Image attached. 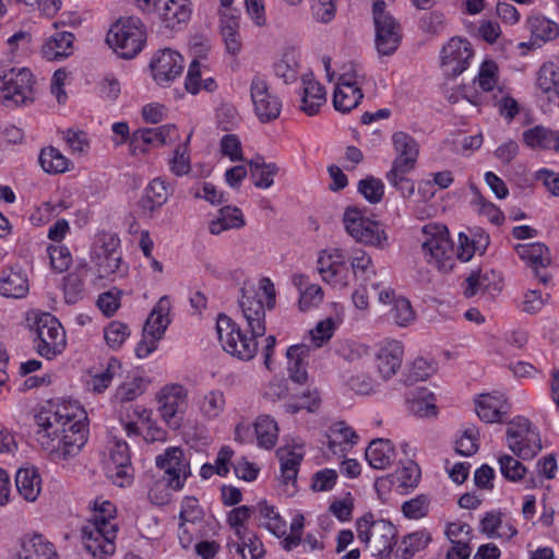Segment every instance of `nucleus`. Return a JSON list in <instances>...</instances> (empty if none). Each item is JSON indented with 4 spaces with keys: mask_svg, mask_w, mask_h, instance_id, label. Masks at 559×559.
<instances>
[{
    "mask_svg": "<svg viewBox=\"0 0 559 559\" xmlns=\"http://www.w3.org/2000/svg\"><path fill=\"white\" fill-rule=\"evenodd\" d=\"M86 413L76 403L44 407L35 416L36 440L55 462L78 455L86 443Z\"/></svg>",
    "mask_w": 559,
    "mask_h": 559,
    "instance_id": "obj_1",
    "label": "nucleus"
},
{
    "mask_svg": "<svg viewBox=\"0 0 559 559\" xmlns=\"http://www.w3.org/2000/svg\"><path fill=\"white\" fill-rule=\"evenodd\" d=\"M421 251L426 262L440 272H449L455 264L453 243L444 225L428 224L423 227Z\"/></svg>",
    "mask_w": 559,
    "mask_h": 559,
    "instance_id": "obj_2",
    "label": "nucleus"
},
{
    "mask_svg": "<svg viewBox=\"0 0 559 559\" xmlns=\"http://www.w3.org/2000/svg\"><path fill=\"white\" fill-rule=\"evenodd\" d=\"M106 40L121 58H134L145 45V27L139 17H120L111 25Z\"/></svg>",
    "mask_w": 559,
    "mask_h": 559,
    "instance_id": "obj_3",
    "label": "nucleus"
},
{
    "mask_svg": "<svg viewBox=\"0 0 559 559\" xmlns=\"http://www.w3.org/2000/svg\"><path fill=\"white\" fill-rule=\"evenodd\" d=\"M91 260L99 278L122 276L128 270L122 260L120 239L111 233H102L95 237Z\"/></svg>",
    "mask_w": 559,
    "mask_h": 559,
    "instance_id": "obj_4",
    "label": "nucleus"
},
{
    "mask_svg": "<svg viewBox=\"0 0 559 559\" xmlns=\"http://www.w3.org/2000/svg\"><path fill=\"white\" fill-rule=\"evenodd\" d=\"M32 331L35 333L34 347L41 357L53 359L64 350L67 346L66 331L52 314L36 316Z\"/></svg>",
    "mask_w": 559,
    "mask_h": 559,
    "instance_id": "obj_5",
    "label": "nucleus"
},
{
    "mask_svg": "<svg viewBox=\"0 0 559 559\" xmlns=\"http://www.w3.org/2000/svg\"><path fill=\"white\" fill-rule=\"evenodd\" d=\"M216 332L223 349L240 360H250L258 350L257 338L247 336L240 326L228 316L219 314L216 321Z\"/></svg>",
    "mask_w": 559,
    "mask_h": 559,
    "instance_id": "obj_6",
    "label": "nucleus"
},
{
    "mask_svg": "<svg viewBox=\"0 0 559 559\" xmlns=\"http://www.w3.org/2000/svg\"><path fill=\"white\" fill-rule=\"evenodd\" d=\"M33 99V74L26 68L0 73V103L17 107Z\"/></svg>",
    "mask_w": 559,
    "mask_h": 559,
    "instance_id": "obj_7",
    "label": "nucleus"
},
{
    "mask_svg": "<svg viewBox=\"0 0 559 559\" xmlns=\"http://www.w3.org/2000/svg\"><path fill=\"white\" fill-rule=\"evenodd\" d=\"M507 445L518 457L532 460L542 450V440L527 418L518 417L508 425Z\"/></svg>",
    "mask_w": 559,
    "mask_h": 559,
    "instance_id": "obj_8",
    "label": "nucleus"
},
{
    "mask_svg": "<svg viewBox=\"0 0 559 559\" xmlns=\"http://www.w3.org/2000/svg\"><path fill=\"white\" fill-rule=\"evenodd\" d=\"M170 308L169 298L164 296L152 309L143 329V338L135 348L139 358H145L156 349L157 342L163 338L170 323Z\"/></svg>",
    "mask_w": 559,
    "mask_h": 559,
    "instance_id": "obj_9",
    "label": "nucleus"
},
{
    "mask_svg": "<svg viewBox=\"0 0 559 559\" xmlns=\"http://www.w3.org/2000/svg\"><path fill=\"white\" fill-rule=\"evenodd\" d=\"M358 539L370 546L377 555L390 552L394 544L395 527L385 520H373L372 514H365L356 521Z\"/></svg>",
    "mask_w": 559,
    "mask_h": 559,
    "instance_id": "obj_10",
    "label": "nucleus"
},
{
    "mask_svg": "<svg viewBox=\"0 0 559 559\" xmlns=\"http://www.w3.org/2000/svg\"><path fill=\"white\" fill-rule=\"evenodd\" d=\"M155 399L163 420L169 427H179L189 405L187 388L180 383H167L157 391Z\"/></svg>",
    "mask_w": 559,
    "mask_h": 559,
    "instance_id": "obj_11",
    "label": "nucleus"
},
{
    "mask_svg": "<svg viewBox=\"0 0 559 559\" xmlns=\"http://www.w3.org/2000/svg\"><path fill=\"white\" fill-rule=\"evenodd\" d=\"M372 14L377 50L383 56H390L401 43V25L389 11L384 10V1L373 2Z\"/></svg>",
    "mask_w": 559,
    "mask_h": 559,
    "instance_id": "obj_12",
    "label": "nucleus"
},
{
    "mask_svg": "<svg viewBox=\"0 0 559 559\" xmlns=\"http://www.w3.org/2000/svg\"><path fill=\"white\" fill-rule=\"evenodd\" d=\"M346 231L358 242L383 248L386 245V234L381 225L365 217L357 209H347L344 213Z\"/></svg>",
    "mask_w": 559,
    "mask_h": 559,
    "instance_id": "obj_13",
    "label": "nucleus"
},
{
    "mask_svg": "<svg viewBox=\"0 0 559 559\" xmlns=\"http://www.w3.org/2000/svg\"><path fill=\"white\" fill-rule=\"evenodd\" d=\"M156 466L164 472L165 481L179 491L191 476L190 462L179 447H169L155 457Z\"/></svg>",
    "mask_w": 559,
    "mask_h": 559,
    "instance_id": "obj_14",
    "label": "nucleus"
},
{
    "mask_svg": "<svg viewBox=\"0 0 559 559\" xmlns=\"http://www.w3.org/2000/svg\"><path fill=\"white\" fill-rule=\"evenodd\" d=\"M107 451L105 467L108 478L119 487L129 485L133 477V468L127 442L112 439L109 441Z\"/></svg>",
    "mask_w": 559,
    "mask_h": 559,
    "instance_id": "obj_15",
    "label": "nucleus"
},
{
    "mask_svg": "<svg viewBox=\"0 0 559 559\" xmlns=\"http://www.w3.org/2000/svg\"><path fill=\"white\" fill-rule=\"evenodd\" d=\"M87 523L82 530V544L84 549L96 559H105L116 550L118 526H99Z\"/></svg>",
    "mask_w": 559,
    "mask_h": 559,
    "instance_id": "obj_16",
    "label": "nucleus"
},
{
    "mask_svg": "<svg viewBox=\"0 0 559 559\" xmlns=\"http://www.w3.org/2000/svg\"><path fill=\"white\" fill-rule=\"evenodd\" d=\"M250 96L254 112L262 123L277 119L282 111L281 99L270 91L267 81L257 74L250 83Z\"/></svg>",
    "mask_w": 559,
    "mask_h": 559,
    "instance_id": "obj_17",
    "label": "nucleus"
},
{
    "mask_svg": "<svg viewBox=\"0 0 559 559\" xmlns=\"http://www.w3.org/2000/svg\"><path fill=\"white\" fill-rule=\"evenodd\" d=\"M239 307L250 333L253 336H263L266 330L265 306L260 292L253 285L245 284L242 286Z\"/></svg>",
    "mask_w": 559,
    "mask_h": 559,
    "instance_id": "obj_18",
    "label": "nucleus"
},
{
    "mask_svg": "<svg viewBox=\"0 0 559 559\" xmlns=\"http://www.w3.org/2000/svg\"><path fill=\"white\" fill-rule=\"evenodd\" d=\"M191 0H159L157 15L160 25L169 32L183 29L191 20Z\"/></svg>",
    "mask_w": 559,
    "mask_h": 559,
    "instance_id": "obj_19",
    "label": "nucleus"
},
{
    "mask_svg": "<svg viewBox=\"0 0 559 559\" xmlns=\"http://www.w3.org/2000/svg\"><path fill=\"white\" fill-rule=\"evenodd\" d=\"M154 80L165 85L181 75L185 67L182 56L170 48L158 50L150 63Z\"/></svg>",
    "mask_w": 559,
    "mask_h": 559,
    "instance_id": "obj_20",
    "label": "nucleus"
},
{
    "mask_svg": "<svg viewBox=\"0 0 559 559\" xmlns=\"http://www.w3.org/2000/svg\"><path fill=\"white\" fill-rule=\"evenodd\" d=\"M473 56L471 44L466 39L453 37L441 50V66L444 73L456 76L464 72Z\"/></svg>",
    "mask_w": 559,
    "mask_h": 559,
    "instance_id": "obj_21",
    "label": "nucleus"
},
{
    "mask_svg": "<svg viewBox=\"0 0 559 559\" xmlns=\"http://www.w3.org/2000/svg\"><path fill=\"white\" fill-rule=\"evenodd\" d=\"M404 348L401 342L388 340L383 342L376 353V367L383 380H389L396 374L403 361Z\"/></svg>",
    "mask_w": 559,
    "mask_h": 559,
    "instance_id": "obj_22",
    "label": "nucleus"
},
{
    "mask_svg": "<svg viewBox=\"0 0 559 559\" xmlns=\"http://www.w3.org/2000/svg\"><path fill=\"white\" fill-rule=\"evenodd\" d=\"M515 251L522 260L534 269L535 276L539 282L546 284L549 276L547 272L540 271V269H546L551 262L549 249L542 242H531L516 245Z\"/></svg>",
    "mask_w": 559,
    "mask_h": 559,
    "instance_id": "obj_23",
    "label": "nucleus"
},
{
    "mask_svg": "<svg viewBox=\"0 0 559 559\" xmlns=\"http://www.w3.org/2000/svg\"><path fill=\"white\" fill-rule=\"evenodd\" d=\"M178 138V130L175 124H164L156 128H142L135 130L131 135L130 145L134 151L145 152L139 146L140 143L160 146L171 143Z\"/></svg>",
    "mask_w": 559,
    "mask_h": 559,
    "instance_id": "obj_24",
    "label": "nucleus"
},
{
    "mask_svg": "<svg viewBox=\"0 0 559 559\" xmlns=\"http://www.w3.org/2000/svg\"><path fill=\"white\" fill-rule=\"evenodd\" d=\"M19 559H60L55 545L41 534L22 538Z\"/></svg>",
    "mask_w": 559,
    "mask_h": 559,
    "instance_id": "obj_25",
    "label": "nucleus"
},
{
    "mask_svg": "<svg viewBox=\"0 0 559 559\" xmlns=\"http://www.w3.org/2000/svg\"><path fill=\"white\" fill-rule=\"evenodd\" d=\"M301 106L300 109L308 116L316 115L326 102L324 87L313 79L312 74L301 76Z\"/></svg>",
    "mask_w": 559,
    "mask_h": 559,
    "instance_id": "obj_26",
    "label": "nucleus"
},
{
    "mask_svg": "<svg viewBox=\"0 0 559 559\" xmlns=\"http://www.w3.org/2000/svg\"><path fill=\"white\" fill-rule=\"evenodd\" d=\"M536 88L538 95L549 103H555L559 97V63L545 62L536 74Z\"/></svg>",
    "mask_w": 559,
    "mask_h": 559,
    "instance_id": "obj_27",
    "label": "nucleus"
},
{
    "mask_svg": "<svg viewBox=\"0 0 559 559\" xmlns=\"http://www.w3.org/2000/svg\"><path fill=\"white\" fill-rule=\"evenodd\" d=\"M476 412L485 423H499L507 413V400L500 392L481 394L476 401Z\"/></svg>",
    "mask_w": 559,
    "mask_h": 559,
    "instance_id": "obj_28",
    "label": "nucleus"
},
{
    "mask_svg": "<svg viewBox=\"0 0 559 559\" xmlns=\"http://www.w3.org/2000/svg\"><path fill=\"white\" fill-rule=\"evenodd\" d=\"M365 456L372 468L384 469L393 464L396 452L388 439H374L366 449Z\"/></svg>",
    "mask_w": 559,
    "mask_h": 559,
    "instance_id": "obj_29",
    "label": "nucleus"
},
{
    "mask_svg": "<svg viewBox=\"0 0 559 559\" xmlns=\"http://www.w3.org/2000/svg\"><path fill=\"white\" fill-rule=\"evenodd\" d=\"M254 515L260 527L265 528L278 538L285 535L286 521L281 516L278 511L266 501H259L254 506Z\"/></svg>",
    "mask_w": 559,
    "mask_h": 559,
    "instance_id": "obj_30",
    "label": "nucleus"
},
{
    "mask_svg": "<svg viewBox=\"0 0 559 559\" xmlns=\"http://www.w3.org/2000/svg\"><path fill=\"white\" fill-rule=\"evenodd\" d=\"M73 41L72 33L58 32L46 40L41 47V53L49 61L66 59L73 53Z\"/></svg>",
    "mask_w": 559,
    "mask_h": 559,
    "instance_id": "obj_31",
    "label": "nucleus"
},
{
    "mask_svg": "<svg viewBox=\"0 0 559 559\" xmlns=\"http://www.w3.org/2000/svg\"><path fill=\"white\" fill-rule=\"evenodd\" d=\"M293 284L299 292L298 306L301 311L318 307L323 300L322 288L309 283L308 276L301 273L293 276Z\"/></svg>",
    "mask_w": 559,
    "mask_h": 559,
    "instance_id": "obj_32",
    "label": "nucleus"
},
{
    "mask_svg": "<svg viewBox=\"0 0 559 559\" xmlns=\"http://www.w3.org/2000/svg\"><path fill=\"white\" fill-rule=\"evenodd\" d=\"M245 225L246 219L241 210L227 205L219 209L217 216L209 223V231L218 236L226 230L240 229Z\"/></svg>",
    "mask_w": 559,
    "mask_h": 559,
    "instance_id": "obj_33",
    "label": "nucleus"
},
{
    "mask_svg": "<svg viewBox=\"0 0 559 559\" xmlns=\"http://www.w3.org/2000/svg\"><path fill=\"white\" fill-rule=\"evenodd\" d=\"M522 139L531 148L555 150L559 152V131L535 126L523 132Z\"/></svg>",
    "mask_w": 559,
    "mask_h": 559,
    "instance_id": "obj_34",
    "label": "nucleus"
},
{
    "mask_svg": "<svg viewBox=\"0 0 559 559\" xmlns=\"http://www.w3.org/2000/svg\"><path fill=\"white\" fill-rule=\"evenodd\" d=\"M304 454L302 447L298 444L282 447L277 450L276 455L281 463V477L285 483L296 479Z\"/></svg>",
    "mask_w": 559,
    "mask_h": 559,
    "instance_id": "obj_35",
    "label": "nucleus"
},
{
    "mask_svg": "<svg viewBox=\"0 0 559 559\" xmlns=\"http://www.w3.org/2000/svg\"><path fill=\"white\" fill-rule=\"evenodd\" d=\"M392 143L396 153L392 165L407 163L415 167L419 153L415 139L406 132L397 131L392 135Z\"/></svg>",
    "mask_w": 559,
    "mask_h": 559,
    "instance_id": "obj_36",
    "label": "nucleus"
},
{
    "mask_svg": "<svg viewBox=\"0 0 559 559\" xmlns=\"http://www.w3.org/2000/svg\"><path fill=\"white\" fill-rule=\"evenodd\" d=\"M170 195L168 186L160 178H155L145 190V195L139 205L145 215H151L156 209L164 205Z\"/></svg>",
    "mask_w": 559,
    "mask_h": 559,
    "instance_id": "obj_37",
    "label": "nucleus"
},
{
    "mask_svg": "<svg viewBox=\"0 0 559 559\" xmlns=\"http://www.w3.org/2000/svg\"><path fill=\"white\" fill-rule=\"evenodd\" d=\"M15 485L19 493L29 502L35 501L41 491V478L35 467L20 468L15 476Z\"/></svg>",
    "mask_w": 559,
    "mask_h": 559,
    "instance_id": "obj_38",
    "label": "nucleus"
},
{
    "mask_svg": "<svg viewBox=\"0 0 559 559\" xmlns=\"http://www.w3.org/2000/svg\"><path fill=\"white\" fill-rule=\"evenodd\" d=\"M87 263H80L63 278V294L67 304H76L83 298L84 281L88 274Z\"/></svg>",
    "mask_w": 559,
    "mask_h": 559,
    "instance_id": "obj_39",
    "label": "nucleus"
},
{
    "mask_svg": "<svg viewBox=\"0 0 559 559\" xmlns=\"http://www.w3.org/2000/svg\"><path fill=\"white\" fill-rule=\"evenodd\" d=\"M309 352L310 347L306 344L293 345L287 349L288 372L294 382L301 384L307 381L306 358Z\"/></svg>",
    "mask_w": 559,
    "mask_h": 559,
    "instance_id": "obj_40",
    "label": "nucleus"
},
{
    "mask_svg": "<svg viewBox=\"0 0 559 559\" xmlns=\"http://www.w3.org/2000/svg\"><path fill=\"white\" fill-rule=\"evenodd\" d=\"M28 293V280L21 270L10 269L0 278V294L8 298H23Z\"/></svg>",
    "mask_w": 559,
    "mask_h": 559,
    "instance_id": "obj_41",
    "label": "nucleus"
},
{
    "mask_svg": "<svg viewBox=\"0 0 559 559\" xmlns=\"http://www.w3.org/2000/svg\"><path fill=\"white\" fill-rule=\"evenodd\" d=\"M415 167H411L409 164H396L392 165L391 169L386 173L385 178L390 186L396 189L404 199H409L415 193V183L407 177V175Z\"/></svg>",
    "mask_w": 559,
    "mask_h": 559,
    "instance_id": "obj_42",
    "label": "nucleus"
},
{
    "mask_svg": "<svg viewBox=\"0 0 559 559\" xmlns=\"http://www.w3.org/2000/svg\"><path fill=\"white\" fill-rule=\"evenodd\" d=\"M254 432L258 445L271 450L278 439L277 423L269 415L259 416L254 423Z\"/></svg>",
    "mask_w": 559,
    "mask_h": 559,
    "instance_id": "obj_43",
    "label": "nucleus"
},
{
    "mask_svg": "<svg viewBox=\"0 0 559 559\" xmlns=\"http://www.w3.org/2000/svg\"><path fill=\"white\" fill-rule=\"evenodd\" d=\"M251 177L255 187L269 189L274 182L278 167L274 163H265L264 158L257 156L249 162Z\"/></svg>",
    "mask_w": 559,
    "mask_h": 559,
    "instance_id": "obj_44",
    "label": "nucleus"
},
{
    "mask_svg": "<svg viewBox=\"0 0 559 559\" xmlns=\"http://www.w3.org/2000/svg\"><path fill=\"white\" fill-rule=\"evenodd\" d=\"M202 68L203 66L198 59L189 64L185 86L192 95L198 94L201 90L212 92L216 88V82L212 78L203 79Z\"/></svg>",
    "mask_w": 559,
    "mask_h": 559,
    "instance_id": "obj_45",
    "label": "nucleus"
},
{
    "mask_svg": "<svg viewBox=\"0 0 559 559\" xmlns=\"http://www.w3.org/2000/svg\"><path fill=\"white\" fill-rule=\"evenodd\" d=\"M198 406L201 415L204 418L209 420L216 419L223 414L225 409V395L218 389L211 390L199 400Z\"/></svg>",
    "mask_w": 559,
    "mask_h": 559,
    "instance_id": "obj_46",
    "label": "nucleus"
},
{
    "mask_svg": "<svg viewBox=\"0 0 559 559\" xmlns=\"http://www.w3.org/2000/svg\"><path fill=\"white\" fill-rule=\"evenodd\" d=\"M364 94L358 87H350L349 85L335 86L333 94V105L337 111L348 112L356 108Z\"/></svg>",
    "mask_w": 559,
    "mask_h": 559,
    "instance_id": "obj_47",
    "label": "nucleus"
},
{
    "mask_svg": "<svg viewBox=\"0 0 559 559\" xmlns=\"http://www.w3.org/2000/svg\"><path fill=\"white\" fill-rule=\"evenodd\" d=\"M408 404L409 411L418 417H430L437 414L435 396L424 388L412 393Z\"/></svg>",
    "mask_w": 559,
    "mask_h": 559,
    "instance_id": "obj_48",
    "label": "nucleus"
},
{
    "mask_svg": "<svg viewBox=\"0 0 559 559\" xmlns=\"http://www.w3.org/2000/svg\"><path fill=\"white\" fill-rule=\"evenodd\" d=\"M39 164L48 174H61L69 170L70 160L58 148L48 146L41 150Z\"/></svg>",
    "mask_w": 559,
    "mask_h": 559,
    "instance_id": "obj_49",
    "label": "nucleus"
},
{
    "mask_svg": "<svg viewBox=\"0 0 559 559\" xmlns=\"http://www.w3.org/2000/svg\"><path fill=\"white\" fill-rule=\"evenodd\" d=\"M527 27L535 39L543 41L554 40L559 35V25L542 15L530 17Z\"/></svg>",
    "mask_w": 559,
    "mask_h": 559,
    "instance_id": "obj_50",
    "label": "nucleus"
},
{
    "mask_svg": "<svg viewBox=\"0 0 559 559\" xmlns=\"http://www.w3.org/2000/svg\"><path fill=\"white\" fill-rule=\"evenodd\" d=\"M495 276L492 271L485 273L480 271H473L465 280L464 295L466 297H473L478 294H485L491 292V277Z\"/></svg>",
    "mask_w": 559,
    "mask_h": 559,
    "instance_id": "obj_51",
    "label": "nucleus"
},
{
    "mask_svg": "<svg viewBox=\"0 0 559 559\" xmlns=\"http://www.w3.org/2000/svg\"><path fill=\"white\" fill-rule=\"evenodd\" d=\"M92 518L87 523L91 524H100L99 526L106 524L107 526H117L115 522L116 507L109 500H105L103 498H97L92 502Z\"/></svg>",
    "mask_w": 559,
    "mask_h": 559,
    "instance_id": "obj_52",
    "label": "nucleus"
},
{
    "mask_svg": "<svg viewBox=\"0 0 559 559\" xmlns=\"http://www.w3.org/2000/svg\"><path fill=\"white\" fill-rule=\"evenodd\" d=\"M430 540L429 533L425 531H417L406 535L399 547L401 559H411L416 552L425 549Z\"/></svg>",
    "mask_w": 559,
    "mask_h": 559,
    "instance_id": "obj_53",
    "label": "nucleus"
},
{
    "mask_svg": "<svg viewBox=\"0 0 559 559\" xmlns=\"http://www.w3.org/2000/svg\"><path fill=\"white\" fill-rule=\"evenodd\" d=\"M390 477L403 489L415 488L420 479V468L414 461H408Z\"/></svg>",
    "mask_w": 559,
    "mask_h": 559,
    "instance_id": "obj_54",
    "label": "nucleus"
},
{
    "mask_svg": "<svg viewBox=\"0 0 559 559\" xmlns=\"http://www.w3.org/2000/svg\"><path fill=\"white\" fill-rule=\"evenodd\" d=\"M390 317L399 326H407L412 324L416 319L411 302L404 297H397L394 299V305L390 311Z\"/></svg>",
    "mask_w": 559,
    "mask_h": 559,
    "instance_id": "obj_55",
    "label": "nucleus"
},
{
    "mask_svg": "<svg viewBox=\"0 0 559 559\" xmlns=\"http://www.w3.org/2000/svg\"><path fill=\"white\" fill-rule=\"evenodd\" d=\"M129 336V326L120 321L110 322L104 330L106 344L112 349H119Z\"/></svg>",
    "mask_w": 559,
    "mask_h": 559,
    "instance_id": "obj_56",
    "label": "nucleus"
},
{
    "mask_svg": "<svg viewBox=\"0 0 559 559\" xmlns=\"http://www.w3.org/2000/svg\"><path fill=\"white\" fill-rule=\"evenodd\" d=\"M190 135L183 144L177 146L174 151L173 157L169 159V169L176 176L187 175L191 169L190 155L188 150V142Z\"/></svg>",
    "mask_w": 559,
    "mask_h": 559,
    "instance_id": "obj_57",
    "label": "nucleus"
},
{
    "mask_svg": "<svg viewBox=\"0 0 559 559\" xmlns=\"http://www.w3.org/2000/svg\"><path fill=\"white\" fill-rule=\"evenodd\" d=\"M274 73L286 84L295 82L298 76V62L294 55L285 52L283 57L274 64Z\"/></svg>",
    "mask_w": 559,
    "mask_h": 559,
    "instance_id": "obj_58",
    "label": "nucleus"
},
{
    "mask_svg": "<svg viewBox=\"0 0 559 559\" xmlns=\"http://www.w3.org/2000/svg\"><path fill=\"white\" fill-rule=\"evenodd\" d=\"M318 271L322 280L331 285L345 287L348 284L349 271L347 265L331 264L330 267H326V265L318 264Z\"/></svg>",
    "mask_w": 559,
    "mask_h": 559,
    "instance_id": "obj_59",
    "label": "nucleus"
},
{
    "mask_svg": "<svg viewBox=\"0 0 559 559\" xmlns=\"http://www.w3.org/2000/svg\"><path fill=\"white\" fill-rule=\"evenodd\" d=\"M358 191L371 204L379 203L384 194V185L381 179L369 176L358 182Z\"/></svg>",
    "mask_w": 559,
    "mask_h": 559,
    "instance_id": "obj_60",
    "label": "nucleus"
},
{
    "mask_svg": "<svg viewBox=\"0 0 559 559\" xmlns=\"http://www.w3.org/2000/svg\"><path fill=\"white\" fill-rule=\"evenodd\" d=\"M349 260L355 276H361L365 280H368L371 275H374L376 271L372 265V260L370 255L367 254L364 250H354L349 257Z\"/></svg>",
    "mask_w": 559,
    "mask_h": 559,
    "instance_id": "obj_61",
    "label": "nucleus"
},
{
    "mask_svg": "<svg viewBox=\"0 0 559 559\" xmlns=\"http://www.w3.org/2000/svg\"><path fill=\"white\" fill-rule=\"evenodd\" d=\"M498 80V64L492 60H485L479 68L477 76L479 87L485 92L492 91L496 87Z\"/></svg>",
    "mask_w": 559,
    "mask_h": 559,
    "instance_id": "obj_62",
    "label": "nucleus"
},
{
    "mask_svg": "<svg viewBox=\"0 0 559 559\" xmlns=\"http://www.w3.org/2000/svg\"><path fill=\"white\" fill-rule=\"evenodd\" d=\"M180 524H197L203 519V510L194 497H185L179 513Z\"/></svg>",
    "mask_w": 559,
    "mask_h": 559,
    "instance_id": "obj_63",
    "label": "nucleus"
},
{
    "mask_svg": "<svg viewBox=\"0 0 559 559\" xmlns=\"http://www.w3.org/2000/svg\"><path fill=\"white\" fill-rule=\"evenodd\" d=\"M500 472L511 481H519L526 474V467L515 457L504 454L499 457Z\"/></svg>",
    "mask_w": 559,
    "mask_h": 559,
    "instance_id": "obj_64",
    "label": "nucleus"
}]
</instances>
